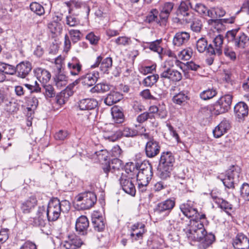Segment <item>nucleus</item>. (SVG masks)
<instances>
[{
    "instance_id": "nucleus-1",
    "label": "nucleus",
    "mask_w": 249,
    "mask_h": 249,
    "mask_svg": "<svg viewBox=\"0 0 249 249\" xmlns=\"http://www.w3.org/2000/svg\"><path fill=\"white\" fill-rule=\"evenodd\" d=\"M70 209V203L67 200L61 202L57 198L51 199L46 209V216L49 221H55L59 217L61 213H65Z\"/></svg>"
},
{
    "instance_id": "nucleus-17",
    "label": "nucleus",
    "mask_w": 249,
    "mask_h": 249,
    "mask_svg": "<svg viewBox=\"0 0 249 249\" xmlns=\"http://www.w3.org/2000/svg\"><path fill=\"white\" fill-rule=\"evenodd\" d=\"M32 64L29 61H22L16 66V75L18 77L24 78L31 72Z\"/></svg>"
},
{
    "instance_id": "nucleus-54",
    "label": "nucleus",
    "mask_w": 249,
    "mask_h": 249,
    "mask_svg": "<svg viewBox=\"0 0 249 249\" xmlns=\"http://www.w3.org/2000/svg\"><path fill=\"white\" fill-rule=\"evenodd\" d=\"M69 33L72 42L75 43L80 40L82 34L79 30L71 29Z\"/></svg>"
},
{
    "instance_id": "nucleus-38",
    "label": "nucleus",
    "mask_w": 249,
    "mask_h": 249,
    "mask_svg": "<svg viewBox=\"0 0 249 249\" xmlns=\"http://www.w3.org/2000/svg\"><path fill=\"white\" fill-rule=\"evenodd\" d=\"M162 41V40L157 39L154 41L147 43L148 44V48L151 51L157 52L159 54H160L163 50L162 48L160 46V44Z\"/></svg>"
},
{
    "instance_id": "nucleus-27",
    "label": "nucleus",
    "mask_w": 249,
    "mask_h": 249,
    "mask_svg": "<svg viewBox=\"0 0 249 249\" xmlns=\"http://www.w3.org/2000/svg\"><path fill=\"white\" fill-rule=\"evenodd\" d=\"M4 110L10 114H14L17 113L18 111L20 105L17 101L13 99H6L4 102Z\"/></svg>"
},
{
    "instance_id": "nucleus-46",
    "label": "nucleus",
    "mask_w": 249,
    "mask_h": 249,
    "mask_svg": "<svg viewBox=\"0 0 249 249\" xmlns=\"http://www.w3.org/2000/svg\"><path fill=\"white\" fill-rule=\"evenodd\" d=\"M48 28L52 34L56 35L60 34L62 30L61 24L58 22H55V21L49 23Z\"/></svg>"
},
{
    "instance_id": "nucleus-40",
    "label": "nucleus",
    "mask_w": 249,
    "mask_h": 249,
    "mask_svg": "<svg viewBox=\"0 0 249 249\" xmlns=\"http://www.w3.org/2000/svg\"><path fill=\"white\" fill-rule=\"evenodd\" d=\"M44 89L43 94L46 98L55 97L56 92L53 87L48 83L42 85Z\"/></svg>"
},
{
    "instance_id": "nucleus-3",
    "label": "nucleus",
    "mask_w": 249,
    "mask_h": 249,
    "mask_svg": "<svg viewBox=\"0 0 249 249\" xmlns=\"http://www.w3.org/2000/svg\"><path fill=\"white\" fill-rule=\"evenodd\" d=\"M137 174L138 188L140 192L146 191L147 187L153 176L152 167L150 163H142Z\"/></svg>"
},
{
    "instance_id": "nucleus-61",
    "label": "nucleus",
    "mask_w": 249,
    "mask_h": 249,
    "mask_svg": "<svg viewBox=\"0 0 249 249\" xmlns=\"http://www.w3.org/2000/svg\"><path fill=\"white\" fill-rule=\"evenodd\" d=\"M182 78L181 73L177 70L172 69L170 80L174 82L179 81Z\"/></svg>"
},
{
    "instance_id": "nucleus-52",
    "label": "nucleus",
    "mask_w": 249,
    "mask_h": 249,
    "mask_svg": "<svg viewBox=\"0 0 249 249\" xmlns=\"http://www.w3.org/2000/svg\"><path fill=\"white\" fill-rule=\"evenodd\" d=\"M68 240L70 241V243L73 245L75 249L80 248L83 244V242L81 239L74 234L69 235Z\"/></svg>"
},
{
    "instance_id": "nucleus-10",
    "label": "nucleus",
    "mask_w": 249,
    "mask_h": 249,
    "mask_svg": "<svg viewBox=\"0 0 249 249\" xmlns=\"http://www.w3.org/2000/svg\"><path fill=\"white\" fill-rule=\"evenodd\" d=\"M145 231V225L141 222H137L131 227L130 238L133 242L142 240Z\"/></svg>"
},
{
    "instance_id": "nucleus-13",
    "label": "nucleus",
    "mask_w": 249,
    "mask_h": 249,
    "mask_svg": "<svg viewBox=\"0 0 249 249\" xmlns=\"http://www.w3.org/2000/svg\"><path fill=\"white\" fill-rule=\"evenodd\" d=\"M160 149V146L159 142L152 139L146 143L144 150L147 157L153 158L159 154Z\"/></svg>"
},
{
    "instance_id": "nucleus-49",
    "label": "nucleus",
    "mask_w": 249,
    "mask_h": 249,
    "mask_svg": "<svg viewBox=\"0 0 249 249\" xmlns=\"http://www.w3.org/2000/svg\"><path fill=\"white\" fill-rule=\"evenodd\" d=\"M191 9L201 16L204 17V15H206L208 8L203 3H196L194 5H193Z\"/></svg>"
},
{
    "instance_id": "nucleus-59",
    "label": "nucleus",
    "mask_w": 249,
    "mask_h": 249,
    "mask_svg": "<svg viewBox=\"0 0 249 249\" xmlns=\"http://www.w3.org/2000/svg\"><path fill=\"white\" fill-rule=\"evenodd\" d=\"M98 159L100 161H107L108 157V153L107 150L103 149L95 152Z\"/></svg>"
},
{
    "instance_id": "nucleus-8",
    "label": "nucleus",
    "mask_w": 249,
    "mask_h": 249,
    "mask_svg": "<svg viewBox=\"0 0 249 249\" xmlns=\"http://www.w3.org/2000/svg\"><path fill=\"white\" fill-rule=\"evenodd\" d=\"M191 7H193V4L189 0H186L180 2L177 10V15L182 17V20L186 23H190L194 17L193 14L189 12Z\"/></svg>"
},
{
    "instance_id": "nucleus-36",
    "label": "nucleus",
    "mask_w": 249,
    "mask_h": 249,
    "mask_svg": "<svg viewBox=\"0 0 249 249\" xmlns=\"http://www.w3.org/2000/svg\"><path fill=\"white\" fill-rule=\"evenodd\" d=\"M190 228L188 229L186 232L193 233L200 229L204 228L203 222L200 220H196L195 219H191L189 221Z\"/></svg>"
},
{
    "instance_id": "nucleus-11",
    "label": "nucleus",
    "mask_w": 249,
    "mask_h": 249,
    "mask_svg": "<svg viewBox=\"0 0 249 249\" xmlns=\"http://www.w3.org/2000/svg\"><path fill=\"white\" fill-rule=\"evenodd\" d=\"M112 66V59L110 57L104 58L101 55L97 57L95 63L91 66V68H95L99 67L103 73H108Z\"/></svg>"
},
{
    "instance_id": "nucleus-5",
    "label": "nucleus",
    "mask_w": 249,
    "mask_h": 249,
    "mask_svg": "<svg viewBox=\"0 0 249 249\" xmlns=\"http://www.w3.org/2000/svg\"><path fill=\"white\" fill-rule=\"evenodd\" d=\"M232 100V96L226 94L221 96L213 105V110L215 115L224 113L231 108Z\"/></svg>"
},
{
    "instance_id": "nucleus-64",
    "label": "nucleus",
    "mask_w": 249,
    "mask_h": 249,
    "mask_svg": "<svg viewBox=\"0 0 249 249\" xmlns=\"http://www.w3.org/2000/svg\"><path fill=\"white\" fill-rule=\"evenodd\" d=\"M86 38L88 40L91 44L93 45L97 44L99 40V37L95 36L93 32H90L86 36Z\"/></svg>"
},
{
    "instance_id": "nucleus-34",
    "label": "nucleus",
    "mask_w": 249,
    "mask_h": 249,
    "mask_svg": "<svg viewBox=\"0 0 249 249\" xmlns=\"http://www.w3.org/2000/svg\"><path fill=\"white\" fill-rule=\"evenodd\" d=\"M173 101L178 105H183L189 100L187 91L183 90L175 95L173 97Z\"/></svg>"
},
{
    "instance_id": "nucleus-44",
    "label": "nucleus",
    "mask_w": 249,
    "mask_h": 249,
    "mask_svg": "<svg viewBox=\"0 0 249 249\" xmlns=\"http://www.w3.org/2000/svg\"><path fill=\"white\" fill-rule=\"evenodd\" d=\"M196 47L199 53H203L206 51L208 52V42L207 40L203 37L199 38L196 42Z\"/></svg>"
},
{
    "instance_id": "nucleus-41",
    "label": "nucleus",
    "mask_w": 249,
    "mask_h": 249,
    "mask_svg": "<svg viewBox=\"0 0 249 249\" xmlns=\"http://www.w3.org/2000/svg\"><path fill=\"white\" fill-rule=\"evenodd\" d=\"M158 11L154 9H152L149 13L146 16L144 19V22L148 23H152L154 22H156L158 23Z\"/></svg>"
},
{
    "instance_id": "nucleus-35",
    "label": "nucleus",
    "mask_w": 249,
    "mask_h": 249,
    "mask_svg": "<svg viewBox=\"0 0 249 249\" xmlns=\"http://www.w3.org/2000/svg\"><path fill=\"white\" fill-rule=\"evenodd\" d=\"M92 224L94 230L98 232L103 231L105 228V222L102 217H93Z\"/></svg>"
},
{
    "instance_id": "nucleus-60",
    "label": "nucleus",
    "mask_w": 249,
    "mask_h": 249,
    "mask_svg": "<svg viewBox=\"0 0 249 249\" xmlns=\"http://www.w3.org/2000/svg\"><path fill=\"white\" fill-rule=\"evenodd\" d=\"M80 23L79 20L73 16H67L66 17V24L71 27L75 26Z\"/></svg>"
},
{
    "instance_id": "nucleus-22",
    "label": "nucleus",
    "mask_w": 249,
    "mask_h": 249,
    "mask_svg": "<svg viewBox=\"0 0 249 249\" xmlns=\"http://www.w3.org/2000/svg\"><path fill=\"white\" fill-rule=\"evenodd\" d=\"M37 200L35 196H31L22 202L20 209L24 213H29L36 206Z\"/></svg>"
},
{
    "instance_id": "nucleus-31",
    "label": "nucleus",
    "mask_w": 249,
    "mask_h": 249,
    "mask_svg": "<svg viewBox=\"0 0 249 249\" xmlns=\"http://www.w3.org/2000/svg\"><path fill=\"white\" fill-rule=\"evenodd\" d=\"M123 98V95L117 91L110 92L105 99L104 103L107 106H111L119 102Z\"/></svg>"
},
{
    "instance_id": "nucleus-32",
    "label": "nucleus",
    "mask_w": 249,
    "mask_h": 249,
    "mask_svg": "<svg viewBox=\"0 0 249 249\" xmlns=\"http://www.w3.org/2000/svg\"><path fill=\"white\" fill-rule=\"evenodd\" d=\"M111 114L114 122L120 124L124 120L123 109L121 107L115 106L111 108Z\"/></svg>"
},
{
    "instance_id": "nucleus-50",
    "label": "nucleus",
    "mask_w": 249,
    "mask_h": 249,
    "mask_svg": "<svg viewBox=\"0 0 249 249\" xmlns=\"http://www.w3.org/2000/svg\"><path fill=\"white\" fill-rule=\"evenodd\" d=\"M235 17L231 16L229 18H222L220 19H211L208 20V22L209 24H216V23H233L234 22Z\"/></svg>"
},
{
    "instance_id": "nucleus-53",
    "label": "nucleus",
    "mask_w": 249,
    "mask_h": 249,
    "mask_svg": "<svg viewBox=\"0 0 249 249\" xmlns=\"http://www.w3.org/2000/svg\"><path fill=\"white\" fill-rule=\"evenodd\" d=\"M241 197L246 201H249V184L244 183L240 188Z\"/></svg>"
},
{
    "instance_id": "nucleus-26",
    "label": "nucleus",
    "mask_w": 249,
    "mask_h": 249,
    "mask_svg": "<svg viewBox=\"0 0 249 249\" xmlns=\"http://www.w3.org/2000/svg\"><path fill=\"white\" fill-rule=\"evenodd\" d=\"M231 127L229 121L222 120L220 123L213 130V136L215 138H218L226 133Z\"/></svg>"
},
{
    "instance_id": "nucleus-28",
    "label": "nucleus",
    "mask_w": 249,
    "mask_h": 249,
    "mask_svg": "<svg viewBox=\"0 0 249 249\" xmlns=\"http://www.w3.org/2000/svg\"><path fill=\"white\" fill-rule=\"evenodd\" d=\"M97 105L98 103L95 100L90 98L83 99L78 103V107L82 110L93 109Z\"/></svg>"
},
{
    "instance_id": "nucleus-9",
    "label": "nucleus",
    "mask_w": 249,
    "mask_h": 249,
    "mask_svg": "<svg viewBox=\"0 0 249 249\" xmlns=\"http://www.w3.org/2000/svg\"><path fill=\"white\" fill-rule=\"evenodd\" d=\"M175 205V202L171 199H167L158 204L155 212L163 216H168Z\"/></svg>"
},
{
    "instance_id": "nucleus-15",
    "label": "nucleus",
    "mask_w": 249,
    "mask_h": 249,
    "mask_svg": "<svg viewBox=\"0 0 249 249\" xmlns=\"http://www.w3.org/2000/svg\"><path fill=\"white\" fill-rule=\"evenodd\" d=\"M232 245L238 249H249V238L244 233H238L233 239Z\"/></svg>"
},
{
    "instance_id": "nucleus-33",
    "label": "nucleus",
    "mask_w": 249,
    "mask_h": 249,
    "mask_svg": "<svg viewBox=\"0 0 249 249\" xmlns=\"http://www.w3.org/2000/svg\"><path fill=\"white\" fill-rule=\"evenodd\" d=\"M215 203L218 206L226 212L229 215H231L233 212V206L227 200L223 198L215 197Z\"/></svg>"
},
{
    "instance_id": "nucleus-56",
    "label": "nucleus",
    "mask_w": 249,
    "mask_h": 249,
    "mask_svg": "<svg viewBox=\"0 0 249 249\" xmlns=\"http://www.w3.org/2000/svg\"><path fill=\"white\" fill-rule=\"evenodd\" d=\"M170 14L161 11L159 14V18H158V24L160 26H165L168 20V18Z\"/></svg>"
},
{
    "instance_id": "nucleus-57",
    "label": "nucleus",
    "mask_w": 249,
    "mask_h": 249,
    "mask_svg": "<svg viewBox=\"0 0 249 249\" xmlns=\"http://www.w3.org/2000/svg\"><path fill=\"white\" fill-rule=\"evenodd\" d=\"M114 42L118 45L126 46L131 44L130 38L126 36H119L115 39Z\"/></svg>"
},
{
    "instance_id": "nucleus-62",
    "label": "nucleus",
    "mask_w": 249,
    "mask_h": 249,
    "mask_svg": "<svg viewBox=\"0 0 249 249\" xmlns=\"http://www.w3.org/2000/svg\"><path fill=\"white\" fill-rule=\"evenodd\" d=\"M44 217L41 216H36L34 218V223L36 226L39 227L40 228L44 227L46 224V220L44 219Z\"/></svg>"
},
{
    "instance_id": "nucleus-21",
    "label": "nucleus",
    "mask_w": 249,
    "mask_h": 249,
    "mask_svg": "<svg viewBox=\"0 0 249 249\" xmlns=\"http://www.w3.org/2000/svg\"><path fill=\"white\" fill-rule=\"evenodd\" d=\"M89 227V221L85 215H81L78 218L76 221L75 229L81 235L87 233V230Z\"/></svg>"
},
{
    "instance_id": "nucleus-7",
    "label": "nucleus",
    "mask_w": 249,
    "mask_h": 249,
    "mask_svg": "<svg viewBox=\"0 0 249 249\" xmlns=\"http://www.w3.org/2000/svg\"><path fill=\"white\" fill-rule=\"evenodd\" d=\"M141 131L138 130H135L128 127H124L123 129L118 130V131H114L113 135L110 136V139L112 142H115L122 137H133L139 134H142L145 131V128L144 127H141Z\"/></svg>"
},
{
    "instance_id": "nucleus-58",
    "label": "nucleus",
    "mask_w": 249,
    "mask_h": 249,
    "mask_svg": "<svg viewBox=\"0 0 249 249\" xmlns=\"http://www.w3.org/2000/svg\"><path fill=\"white\" fill-rule=\"evenodd\" d=\"M192 24L191 25V29L196 32H198L201 29L202 24L201 21L198 19H194L192 18V21L190 22Z\"/></svg>"
},
{
    "instance_id": "nucleus-45",
    "label": "nucleus",
    "mask_w": 249,
    "mask_h": 249,
    "mask_svg": "<svg viewBox=\"0 0 249 249\" xmlns=\"http://www.w3.org/2000/svg\"><path fill=\"white\" fill-rule=\"evenodd\" d=\"M110 89L109 86L106 83H99L91 89L90 91L92 93L105 92Z\"/></svg>"
},
{
    "instance_id": "nucleus-48",
    "label": "nucleus",
    "mask_w": 249,
    "mask_h": 249,
    "mask_svg": "<svg viewBox=\"0 0 249 249\" xmlns=\"http://www.w3.org/2000/svg\"><path fill=\"white\" fill-rule=\"evenodd\" d=\"M159 78L158 74H153L147 76L143 81V84L145 87H152L155 84Z\"/></svg>"
},
{
    "instance_id": "nucleus-16",
    "label": "nucleus",
    "mask_w": 249,
    "mask_h": 249,
    "mask_svg": "<svg viewBox=\"0 0 249 249\" xmlns=\"http://www.w3.org/2000/svg\"><path fill=\"white\" fill-rule=\"evenodd\" d=\"M123 164L122 161L117 158L111 160L108 163H106L102 167L104 172L107 177L110 172L113 173L116 170H119Z\"/></svg>"
},
{
    "instance_id": "nucleus-12",
    "label": "nucleus",
    "mask_w": 249,
    "mask_h": 249,
    "mask_svg": "<svg viewBox=\"0 0 249 249\" xmlns=\"http://www.w3.org/2000/svg\"><path fill=\"white\" fill-rule=\"evenodd\" d=\"M223 44V36L219 35L213 40V44L208 45V53L211 55L217 54L220 55L222 53V45Z\"/></svg>"
},
{
    "instance_id": "nucleus-20",
    "label": "nucleus",
    "mask_w": 249,
    "mask_h": 249,
    "mask_svg": "<svg viewBox=\"0 0 249 249\" xmlns=\"http://www.w3.org/2000/svg\"><path fill=\"white\" fill-rule=\"evenodd\" d=\"M74 88L75 86L71 83L61 91L59 95L56 96L57 103L59 104H64L67 99L73 95L75 91Z\"/></svg>"
},
{
    "instance_id": "nucleus-4",
    "label": "nucleus",
    "mask_w": 249,
    "mask_h": 249,
    "mask_svg": "<svg viewBox=\"0 0 249 249\" xmlns=\"http://www.w3.org/2000/svg\"><path fill=\"white\" fill-rule=\"evenodd\" d=\"M186 234L189 240L201 242L204 248L211 245L215 239L214 235L212 232L208 233L205 228L200 229L193 233L186 232Z\"/></svg>"
},
{
    "instance_id": "nucleus-25",
    "label": "nucleus",
    "mask_w": 249,
    "mask_h": 249,
    "mask_svg": "<svg viewBox=\"0 0 249 249\" xmlns=\"http://www.w3.org/2000/svg\"><path fill=\"white\" fill-rule=\"evenodd\" d=\"M68 69L71 75H78L82 70V64L79 60L73 57L68 63Z\"/></svg>"
},
{
    "instance_id": "nucleus-24",
    "label": "nucleus",
    "mask_w": 249,
    "mask_h": 249,
    "mask_svg": "<svg viewBox=\"0 0 249 249\" xmlns=\"http://www.w3.org/2000/svg\"><path fill=\"white\" fill-rule=\"evenodd\" d=\"M190 36L186 32H179L177 33L173 39L174 46L179 47L185 44L189 40Z\"/></svg>"
},
{
    "instance_id": "nucleus-43",
    "label": "nucleus",
    "mask_w": 249,
    "mask_h": 249,
    "mask_svg": "<svg viewBox=\"0 0 249 249\" xmlns=\"http://www.w3.org/2000/svg\"><path fill=\"white\" fill-rule=\"evenodd\" d=\"M217 178L222 181L224 185L226 188L228 189H234V181L235 180H232L231 178H229L226 175L225 177L223 178V175L221 174L218 176Z\"/></svg>"
},
{
    "instance_id": "nucleus-39",
    "label": "nucleus",
    "mask_w": 249,
    "mask_h": 249,
    "mask_svg": "<svg viewBox=\"0 0 249 249\" xmlns=\"http://www.w3.org/2000/svg\"><path fill=\"white\" fill-rule=\"evenodd\" d=\"M240 168L238 166H232L226 171V175L235 180L236 178L238 179L240 176Z\"/></svg>"
},
{
    "instance_id": "nucleus-42",
    "label": "nucleus",
    "mask_w": 249,
    "mask_h": 249,
    "mask_svg": "<svg viewBox=\"0 0 249 249\" xmlns=\"http://www.w3.org/2000/svg\"><path fill=\"white\" fill-rule=\"evenodd\" d=\"M217 94V92L213 89H209L200 93V97L203 100H207L213 98Z\"/></svg>"
},
{
    "instance_id": "nucleus-29",
    "label": "nucleus",
    "mask_w": 249,
    "mask_h": 249,
    "mask_svg": "<svg viewBox=\"0 0 249 249\" xmlns=\"http://www.w3.org/2000/svg\"><path fill=\"white\" fill-rule=\"evenodd\" d=\"M35 72L37 79L42 83V85L47 84L50 81L51 74L46 70L41 68H37L35 70Z\"/></svg>"
},
{
    "instance_id": "nucleus-55",
    "label": "nucleus",
    "mask_w": 249,
    "mask_h": 249,
    "mask_svg": "<svg viewBox=\"0 0 249 249\" xmlns=\"http://www.w3.org/2000/svg\"><path fill=\"white\" fill-rule=\"evenodd\" d=\"M1 69L4 74H8L13 75L14 73L16 74V67L15 68L12 65L3 63L1 65Z\"/></svg>"
},
{
    "instance_id": "nucleus-2",
    "label": "nucleus",
    "mask_w": 249,
    "mask_h": 249,
    "mask_svg": "<svg viewBox=\"0 0 249 249\" xmlns=\"http://www.w3.org/2000/svg\"><path fill=\"white\" fill-rule=\"evenodd\" d=\"M174 162L175 158L171 152H163L161 154L158 167L159 176L161 178L166 179L170 176Z\"/></svg>"
},
{
    "instance_id": "nucleus-51",
    "label": "nucleus",
    "mask_w": 249,
    "mask_h": 249,
    "mask_svg": "<svg viewBox=\"0 0 249 249\" xmlns=\"http://www.w3.org/2000/svg\"><path fill=\"white\" fill-rule=\"evenodd\" d=\"M193 50L191 48H187L179 52L178 54V58L181 60H189L193 54Z\"/></svg>"
},
{
    "instance_id": "nucleus-19",
    "label": "nucleus",
    "mask_w": 249,
    "mask_h": 249,
    "mask_svg": "<svg viewBox=\"0 0 249 249\" xmlns=\"http://www.w3.org/2000/svg\"><path fill=\"white\" fill-rule=\"evenodd\" d=\"M180 209L185 216L192 218V219H195L198 215L197 209L192 205L191 201L181 204Z\"/></svg>"
},
{
    "instance_id": "nucleus-18",
    "label": "nucleus",
    "mask_w": 249,
    "mask_h": 249,
    "mask_svg": "<svg viewBox=\"0 0 249 249\" xmlns=\"http://www.w3.org/2000/svg\"><path fill=\"white\" fill-rule=\"evenodd\" d=\"M120 183L123 190L127 194L134 196L136 194V188L134 183L127 177L122 176L119 179Z\"/></svg>"
},
{
    "instance_id": "nucleus-23",
    "label": "nucleus",
    "mask_w": 249,
    "mask_h": 249,
    "mask_svg": "<svg viewBox=\"0 0 249 249\" xmlns=\"http://www.w3.org/2000/svg\"><path fill=\"white\" fill-rule=\"evenodd\" d=\"M234 45L239 49H249V36L243 33L237 35Z\"/></svg>"
},
{
    "instance_id": "nucleus-14",
    "label": "nucleus",
    "mask_w": 249,
    "mask_h": 249,
    "mask_svg": "<svg viewBox=\"0 0 249 249\" xmlns=\"http://www.w3.org/2000/svg\"><path fill=\"white\" fill-rule=\"evenodd\" d=\"M234 112L238 122L243 121L248 115V106L245 102H239L235 105Z\"/></svg>"
},
{
    "instance_id": "nucleus-37",
    "label": "nucleus",
    "mask_w": 249,
    "mask_h": 249,
    "mask_svg": "<svg viewBox=\"0 0 249 249\" xmlns=\"http://www.w3.org/2000/svg\"><path fill=\"white\" fill-rule=\"evenodd\" d=\"M23 86L29 90L31 94L34 93H40L41 91V88L36 80L23 84Z\"/></svg>"
},
{
    "instance_id": "nucleus-63",
    "label": "nucleus",
    "mask_w": 249,
    "mask_h": 249,
    "mask_svg": "<svg viewBox=\"0 0 249 249\" xmlns=\"http://www.w3.org/2000/svg\"><path fill=\"white\" fill-rule=\"evenodd\" d=\"M212 109H213V107L209 106L202 107L199 110V112L206 118H208L211 116Z\"/></svg>"
},
{
    "instance_id": "nucleus-47",
    "label": "nucleus",
    "mask_w": 249,
    "mask_h": 249,
    "mask_svg": "<svg viewBox=\"0 0 249 249\" xmlns=\"http://www.w3.org/2000/svg\"><path fill=\"white\" fill-rule=\"evenodd\" d=\"M30 8L32 12L39 16L42 15L45 13L43 7L41 4L36 2H32L30 4Z\"/></svg>"
},
{
    "instance_id": "nucleus-30",
    "label": "nucleus",
    "mask_w": 249,
    "mask_h": 249,
    "mask_svg": "<svg viewBox=\"0 0 249 249\" xmlns=\"http://www.w3.org/2000/svg\"><path fill=\"white\" fill-rule=\"evenodd\" d=\"M99 78V74L98 71L89 72L81 76L82 82L89 87L94 85Z\"/></svg>"
},
{
    "instance_id": "nucleus-6",
    "label": "nucleus",
    "mask_w": 249,
    "mask_h": 249,
    "mask_svg": "<svg viewBox=\"0 0 249 249\" xmlns=\"http://www.w3.org/2000/svg\"><path fill=\"white\" fill-rule=\"evenodd\" d=\"M96 196L91 192H86L80 194L76 196L78 205L81 209L87 210L92 207L96 202Z\"/></svg>"
}]
</instances>
